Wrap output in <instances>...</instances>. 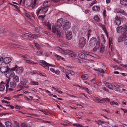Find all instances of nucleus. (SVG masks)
Instances as JSON below:
<instances>
[{"instance_id":"obj_11","label":"nucleus","mask_w":127,"mask_h":127,"mask_svg":"<svg viewBox=\"0 0 127 127\" xmlns=\"http://www.w3.org/2000/svg\"><path fill=\"white\" fill-rule=\"evenodd\" d=\"M1 58L3 62L6 64H9L11 61V59L10 57H5L3 59V57H1Z\"/></svg>"},{"instance_id":"obj_18","label":"nucleus","mask_w":127,"mask_h":127,"mask_svg":"<svg viewBox=\"0 0 127 127\" xmlns=\"http://www.w3.org/2000/svg\"><path fill=\"white\" fill-rule=\"evenodd\" d=\"M112 87H116L118 88L121 87L122 86V85L120 84H117L115 83H112Z\"/></svg>"},{"instance_id":"obj_21","label":"nucleus","mask_w":127,"mask_h":127,"mask_svg":"<svg viewBox=\"0 0 127 127\" xmlns=\"http://www.w3.org/2000/svg\"><path fill=\"white\" fill-rule=\"evenodd\" d=\"M60 49L59 50L61 51V52L64 54L69 53L71 52L70 50H64L61 48H60Z\"/></svg>"},{"instance_id":"obj_8","label":"nucleus","mask_w":127,"mask_h":127,"mask_svg":"<svg viewBox=\"0 0 127 127\" xmlns=\"http://www.w3.org/2000/svg\"><path fill=\"white\" fill-rule=\"evenodd\" d=\"M36 36L35 34H31L29 33H26L22 35V37L26 39H28L29 38H34Z\"/></svg>"},{"instance_id":"obj_30","label":"nucleus","mask_w":127,"mask_h":127,"mask_svg":"<svg viewBox=\"0 0 127 127\" xmlns=\"http://www.w3.org/2000/svg\"><path fill=\"white\" fill-rule=\"evenodd\" d=\"M106 85L109 89L113 90L115 89V88L114 87H112V84H110L108 83H106Z\"/></svg>"},{"instance_id":"obj_56","label":"nucleus","mask_w":127,"mask_h":127,"mask_svg":"<svg viewBox=\"0 0 127 127\" xmlns=\"http://www.w3.org/2000/svg\"><path fill=\"white\" fill-rule=\"evenodd\" d=\"M2 103H6L8 104L10 103V102L6 100H3L2 101Z\"/></svg>"},{"instance_id":"obj_4","label":"nucleus","mask_w":127,"mask_h":127,"mask_svg":"<svg viewBox=\"0 0 127 127\" xmlns=\"http://www.w3.org/2000/svg\"><path fill=\"white\" fill-rule=\"evenodd\" d=\"M86 39L84 37H81L79 40L78 46L79 47H83L85 45L86 42Z\"/></svg>"},{"instance_id":"obj_45","label":"nucleus","mask_w":127,"mask_h":127,"mask_svg":"<svg viewBox=\"0 0 127 127\" xmlns=\"http://www.w3.org/2000/svg\"><path fill=\"white\" fill-rule=\"evenodd\" d=\"M31 84L33 85H38V82L32 81H31Z\"/></svg>"},{"instance_id":"obj_38","label":"nucleus","mask_w":127,"mask_h":127,"mask_svg":"<svg viewBox=\"0 0 127 127\" xmlns=\"http://www.w3.org/2000/svg\"><path fill=\"white\" fill-rule=\"evenodd\" d=\"M97 122L98 125L104 124L105 123L104 121L100 120H98Z\"/></svg>"},{"instance_id":"obj_10","label":"nucleus","mask_w":127,"mask_h":127,"mask_svg":"<svg viewBox=\"0 0 127 127\" xmlns=\"http://www.w3.org/2000/svg\"><path fill=\"white\" fill-rule=\"evenodd\" d=\"M18 67V66L17 65H15L14 67L11 68V69L10 68L9 70L10 74V78L13 77L14 75V71H16V69Z\"/></svg>"},{"instance_id":"obj_1","label":"nucleus","mask_w":127,"mask_h":127,"mask_svg":"<svg viewBox=\"0 0 127 127\" xmlns=\"http://www.w3.org/2000/svg\"><path fill=\"white\" fill-rule=\"evenodd\" d=\"M96 44L95 46L93 48V50L96 51L99 48L100 45L99 42L97 41V39L95 37H93L89 41L90 45L91 46H94Z\"/></svg>"},{"instance_id":"obj_51","label":"nucleus","mask_w":127,"mask_h":127,"mask_svg":"<svg viewBox=\"0 0 127 127\" xmlns=\"http://www.w3.org/2000/svg\"><path fill=\"white\" fill-rule=\"evenodd\" d=\"M75 59L76 61L77 62L79 63H81V60L80 59L78 58H76Z\"/></svg>"},{"instance_id":"obj_6","label":"nucleus","mask_w":127,"mask_h":127,"mask_svg":"<svg viewBox=\"0 0 127 127\" xmlns=\"http://www.w3.org/2000/svg\"><path fill=\"white\" fill-rule=\"evenodd\" d=\"M39 63L40 65L47 69H49V66H51L53 67H55V65L49 64L44 61H42V62H40Z\"/></svg>"},{"instance_id":"obj_57","label":"nucleus","mask_w":127,"mask_h":127,"mask_svg":"<svg viewBox=\"0 0 127 127\" xmlns=\"http://www.w3.org/2000/svg\"><path fill=\"white\" fill-rule=\"evenodd\" d=\"M71 75H73L75 74L74 72L72 70H70L69 71Z\"/></svg>"},{"instance_id":"obj_58","label":"nucleus","mask_w":127,"mask_h":127,"mask_svg":"<svg viewBox=\"0 0 127 127\" xmlns=\"http://www.w3.org/2000/svg\"><path fill=\"white\" fill-rule=\"evenodd\" d=\"M56 32H57V33H58L59 36L60 37L61 36V34L60 32V31L58 30H57Z\"/></svg>"},{"instance_id":"obj_28","label":"nucleus","mask_w":127,"mask_h":127,"mask_svg":"<svg viewBox=\"0 0 127 127\" xmlns=\"http://www.w3.org/2000/svg\"><path fill=\"white\" fill-rule=\"evenodd\" d=\"M6 127H12V125L11 123L9 121H7L5 122Z\"/></svg>"},{"instance_id":"obj_43","label":"nucleus","mask_w":127,"mask_h":127,"mask_svg":"<svg viewBox=\"0 0 127 127\" xmlns=\"http://www.w3.org/2000/svg\"><path fill=\"white\" fill-rule=\"evenodd\" d=\"M71 53L69 54V56L70 57H75L76 55L74 53L72 52V51H71Z\"/></svg>"},{"instance_id":"obj_19","label":"nucleus","mask_w":127,"mask_h":127,"mask_svg":"<svg viewBox=\"0 0 127 127\" xmlns=\"http://www.w3.org/2000/svg\"><path fill=\"white\" fill-rule=\"evenodd\" d=\"M116 11L117 12L119 13H121L122 15H125L126 13H125L124 11L123 10H122L120 8L117 9Z\"/></svg>"},{"instance_id":"obj_41","label":"nucleus","mask_w":127,"mask_h":127,"mask_svg":"<svg viewBox=\"0 0 127 127\" xmlns=\"http://www.w3.org/2000/svg\"><path fill=\"white\" fill-rule=\"evenodd\" d=\"M94 19L96 21L99 22V18L97 15L95 16Z\"/></svg>"},{"instance_id":"obj_42","label":"nucleus","mask_w":127,"mask_h":127,"mask_svg":"<svg viewBox=\"0 0 127 127\" xmlns=\"http://www.w3.org/2000/svg\"><path fill=\"white\" fill-rule=\"evenodd\" d=\"M55 55L56 57L58 58L61 59L63 61H65V59L64 58L61 56H60L57 55L56 54H55Z\"/></svg>"},{"instance_id":"obj_26","label":"nucleus","mask_w":127,"mask_h":127,"mask_svg":"<svg viewBox=\"0 0 127 127\" xmlns=\"http://www.w3.org/2000/svg\"><path fill=\"white\" fill-rule=\"evenodd\" d=\"M60 69L61 70L62 72L64 73H68V70L66 69H65L64 67L62 66H60Z\"/></svg>"},{"instance_id":"obj_34","label":"nucleus","mask_w":127,"mask_h":127,"mask_svg":"<svg viewBox=\"0 0 127 127\" xmlns=\"http://www.w3.org/2000/svg\"><path fill=\"white\" fill-rule=\"evenodd\" d=\"M105 47L104 45L101 44L100 48V52L101 53H103Z\"/></svg>"},{"instance_id":"obj_2","label":"nucleus","mask_w":127,"mask_h":127,"mask_svg":"<svg viewBox=\"0 0 127 127\" xmlns=\"http://www.w3.org/2000/svg\"><path fill=\"white\" fill-rule=\"evenodd\" d=\"M116 30L118 33L121 32L123 33L124 37L126 36V34L127 33V25H125L124 28L121 26L118 27L116 28Z\"/></svg>"},{"instance_id":"obj_62","label":"nucleus","mask_w":127,"mask_h":127,"mask_svg":"<svg viewBox=\"0 0 127 127\" xmlns=\"http://www.w3.org/2000/svg\"><path fill=\"white\" fill-rule=\"evenodd\" d=\"M55 73L57 74H59L60 73V71L59 70H57L55 71Z\"/></svg>"},{"instance_id":"obj_44","label":"nucleus","mask_w":127,"mask_h":127,"mask_svg":"<svg viewBox=\"0 0 127 127\" xmlns=\"http://www.w3.org/2000/svg\"><path fill=\"white\" fill-rule=\"evenodd\" d=\"M74 126H76V127H83V126L80 124H73Z\"/></svg>"},{"instance_id":"obj_48","label":"nucleus","mask_w":127,"mask_h":127,"mask_svg":"<svg viewBox=\"0 0 127 127\" xmlns=\"http://www.w3.org/2000/svg\"><path fill=\"white\" fill-rule=\"evenodd\" d=\"M13 46L16 48H21L20 45L16 44H14Z\"/></svg>"},{"instance_id":"obj_13","label":"nucleus","mask_w":127,"mask_h":127,"mask_svg":"<svg viewBox=\"0 0 127 127\" xmlns=\"http://www.w3.org/2000/svg\"><path fill=\"white\" fill-rule=\"evenodd\" d=\"M19 80H13V81L10 82V86L12 88H15L17 85V83L18 82Z\"/></svg>"},{"instance_id":"obj_29","label":"nucleus","mask_w":127,"mask_h":127,"mask_svg":"<svg viewBox=\"0 0 127 127\" xmlns=\"http://www.w3.org/2000/svg\"><path fill=\"white\" fill-rule=\"evenodd\" d=\"M120 3L123 5H127V0H120Z\"/></svg>"},{"instance_id":"obj_12","label":"nucleus","mask_w":127,"mask_h":127,"mask_svg":"<svg viewBox=\"0 0 127 127\" xmlns=\"http://www.w3.org/2000/svg\"><path fill=\"white\" fill-rule=\"evenodd\" d=\"M63 21V19L62 18H60L58 20L56 24V25L59 28L61 27Z\"/></svg>"},{"instance_id":"obj_49","label":"nucleus","mask_w":127,"mask_h":127,"mask_svg":"<svg viewBox=\"0 0 127 127\" xmlns=\"http://www.w3.org/2000/svg\"><path fill=\"white\" fill-rule=\"evenodd\" d=\"M42 51H38L36 52V54L38 56H40L42 54Z\"/></svg>"},{"instance_id":"obj_9","label":"nucleus","mask_w":127,"mask_h":127,"mask_svg":"<svg viewBox=\"0 0 127 127\" xmlns=\"http://www.w3.org/2000/svg\"><path fill=\"white\" fill-rule=\"evenodd\" d=\"M78 56L79 57L82 59L86 60H89L90 61H93L94 62V61L92 60H89L88 59L87 56H86V55L84 53L82 52H80L78 54Z\"/></svg>"},{"instance_id":"obj_27","label":"nucleus","mask_w":127,"mask_h":127,"mask_svg":"<svg viewBox=\"0 0 127 127\" xmlns=\"http://www.w3.org/2000/svg\"><path fill=\"white\" fill-rule=\"evenodd\" d=\"M25 62L27 63L30 64H37V63H34V62L31 61L30 60H25Z\"/></svg>"},{"instance_id":"obj_55","label":"nucleus","mask_w":127,"mask_h":127,"mask_svg":"<svg viewBox=\"0 0 127 127\" xmlns=\"http://www.w3.org/2000/svg\"><path fill=\"white\" fill-rule=\"evenodd\" d=\"M77 105V106H78V108H83V106L81 105L80 104H77L76 105Z\"/></svg>"},{"instance_id":"obj_54","label":"nucleus","mask_w":127,"mask_h":127,"mask_svg":"<svg viewBox=\"0 0 127 127\" xmlns=\"http://www.w3.org/2000/svg\"><path fill=\"white\" fill-rule=\"evenodd\" d=\"M123 38L122 37H119L118 38V40L119 42H121L123 41Z\"/></svg>"},{"instance_id":"obj_33","label":"nucleus","mask_w":127,"mask_h":127,"mask_svg":"<svg viewBox=\"0 0 127 127\" xmlns=\"http://www.w3.org/2000/svg\"><path fill=\"white\" fill-rule=\"evenodd\" d=\"M115 21L116 23V24L118 26L120 25L121 23V21L120 19L115 20Z\"/></svg>"},{"instance_id":"obj_37","label":"nucleus","mask_w":127,"mask_h":127,"mask_svg":"<svg viewBox=\"0 0 127 127\" xmlns=\"http://www.w3.org/2000/svg\"><path fill=\"white\" fill-rule=\"evenodd\" d=\"M41 30H42L41 29H40V28L39 27H37L35 28V30L36 32L39 33Z\"/></svg>"},{"instance_id":"obj_25","label":"nucleus","mask_w":127,"mask_h":127,"mask_svg":"<svg viewBox=\"0 0 127 127\" xmlns=\"http://www.w3.org/2000/svg\"><path fill=\"white\" fill-rule=\"evenodd\" d=\"M89 76L87 74H83L81 76L82 79H87L89 78Z\"/></svg>"},{"instance_id":"obj_63","label":"nucleus","mask_w":127,"mask_h":127,"mask_svg":"<svg viewBox=\"0 0 127 127\" xmlns=\"http://www.w3.org/2000/svg\"><path fill=\"white\" fill-rule=\"evenodd\" d=\"M15 108L16 109H21V107L20 106L17 105H16Z\"/></svg>"},{"instance_id":"obj_35","label":"nucleus","mask_w":127,"mask_h":127,"mask_svg":"<svg viewBox=\"0 0 127 127\" xmlns=\"http://www.w3.org/2000/svg\"><path fill=\"white\" fill-rule=\"evenodd\" d=\"M5 89V86L3 85H0V91H3Z\"/></svg>"},{"instance_id":"obj_17","label":"nucleus","mask_w":127,"mask_h":127,"mask_svg":"<svg viewBox=\"0 0 127 127\" xmlns=\"http://www.w3.org/2000/svg\"><path fill=\"white\" fill-rule=\"evenodd\" d=\"M39 74L40 76H46V75L45 74L42 72H41L40 71H34L32 72V74Z\"/></svg>"},{"instance_id":"obj_22","label":"nucleus","mask_w":127,"mask_h":127,"mask_svg":"<svg viewBox=\"0 0 127 127\" xmlns=\"http://www.w3.org/2000/svg\"><path fill=\"white\" fill-rule=\"evenodd\" d=\"M50 2L46 1L44 2L43 4V6L45 7H47L48 8L50 7Z\"/></svg>"},{"instance_id":"obj_40","label":"nucleus","mask_w":127,"mask_h":127,"mask_svg":"<svg viewBox=\"0 0 127 127\" xmlns=\"http://www.w3.org/2000/svg\"><path fill=\"white\" fill-rule=\"evenodd\" d=\"M37 16L38 17V18L42 20H43L44 19L45 16H44L42 14L40 15H38V16Z\"/></svg>"},{"instance_id":"obj_36","label":"nucleus","mask_w":127,"mask_h":127,"mask_svg":"<svg viewBox=\"0 0 127 127\" xmlns=\"http://www.w3.org/2000/svg\"><path fill=\"white\" fill-rule=\"evenodd\" d=\"M52 32L54 33H55L56 32L57 30L56 29V27L54 25V24L52 25Z\"/></svg>"},{"instance_id":"obj_7","label":"nucleus","mask_w":127,"mask_h":127,"mask_svg":"<svg viewBox=\"0 0 127 127\" xmlns=\"http://www.w3.org/2000/svg\"><path fill=\"white\" fill-rule=\"evenodd\" d=\"M81 31L82 35H84L85 36L87 35V33L88 39L91 35V33L92 31L90 29H89V30H86L85 31L83 29H82Z\"/></svg>"},{"instance_id":"obj_5","label":"nucleus","mask_w":127,"mask_h":127,"mask_svg":"<svg viewBox=\"0 0 127 127\" xmlns=\"http://www.w3.org/2000/svg\"><path fill=\"white\" fill-rule=\"evenodd\" d=\"M71 26V23L68 21L66 20L64 21L62 27L64 30H66L70 28Z\"/></svg>"},{"instance_id":"obj_16","label":"nucleus","mask_w":127,"mask_h":127,"mask_svg":"<svg viewBox=\"0 0 127 127\" xmlns=\"http://www.w3.org/2000/svg\"><path fill=\"white\" fill-rule=\"evenodd\" d=\"M36 14L37 16H38L39 15H40L43 14H45L43 13L41 8L40 7L38 8V10L36 12Z\"/></svg>"},{"instance_id":"obj_39","label":"nucleus","mask_w":127,"mask_h":127,"mask_svg":"<svg viewBox=\"0 0 127 127\" xmlns=\"http://www.w3.org/2000/svg\"><path fill=\"white\" fill-rule=\"evenodd\" d=\"M111 43L112 44V41H111L110 39H109V47L110 48V49L111 51L112 50L113 46L112 45H111Z\"/></svg>"},{"instance_id":"obj_60","label":"nucleus","mask_w":127,"mask_h":127,"mask_svg":"<svg viewBox=\"0 0 127 127\" xmlns=\"http://www.w3.org/2000/svg\"><path fill=\"white\" fill-rule=\"evenodd\" d=\"M6 106H9L11 107L12 109H13L14 108V106H12V105L11 104H7L6 105Z\"/></svg>"},{"instance_id":"obj_3","label":"nucleus","mask_w":127,"mask_h":127,"mask_svg":"<svg viewBox=\"0 0 127 127\" xmlns=\"http://www.w3.org/2000/svg\"><path fill=\"white\" fill-rule=\"evenodd\" d=\"M10 68L8 66L6 67H1L0 71L2 73H6L5 76L8 78H9L8 79H10V75L9 71V70Z\"/></svg>"},{"instance_id":"obj_23","label":"nucleus","mask_w":127,"mask_h":127,"mask_svg":"<svg viewBox=\"0 0 127 127\" xmlns=\"http://www.w3.org/2000/svg\"><path fill=\"white\" fill-rule=\"evenodd\" d=\"M46 25L47 26V28L48 29L50 30L51 29V26H52V25H53V23H51L50 24L49 22H48L46 23Z\"/></svg>"},{"instance_id":"obj_20","label":"nucleus","mask_w":127,"mask_h":127,"mask_svg":"<svg viewBox=\"0 0 127 127\" xmlns=\"http://www.w3.org/2000/svg\"><path fill=\"white\" fill-rule=\"evenodd\" d=\"M97 99H98V100H99L100 101L106 102H110V99L108 98H103L102 99L97 98Z\"/></svg>"},{"instance_id":"obj_14","label":"nucleus","mask_w":127,"mask_h":127,"mask_svg":"<svg viewBox=\"0 0 127 127\" xmlns=\"http://www.w3.org/2000/svg\"><path fill=\"white\" fill-rule=\"evenodd\" d=\"M66 37L68 40H70L72 38V35L71 32L69 31H67V32L65 33Z\"/></svg>"},{"instance_id":"obj_46","label":"nucleus","mask_w":127,"mask_h":127,"mask_svg":"<svg viewBox=\"0 0 127 127\" xmlns=\"http://www.w3.org/2000/svg\"><path fill=\"white\" fill-rule=\"evenodd\" d=\"M102 28L103 30L104 31L106 35H107V31L105 28V27L103 26L102 27Z\"/></svg>"},{"instance_id":"obj_32","label":"nucleus","mask_w":127,"mask_h":127,"mask_svg":"<svg viewBox=\"0 0 127 127\" xmlns=\"http://www.w3.org/2000/svg\"><path fill=\"white\" fill-rule=\"evenodd\" d=\"M27 82V81H26V80H21V81L20 83L22 85H21L22 87H23L24 86V85L26 84Z\"/></svg>"},{"instance_id":"obj_31","label":"nucleus","mask_w":127,"mask_h":127,"mask_svg":"<svg viewBox=\"0 0 127 127\" xmlns=\"http://www.w3.org/2000/svg\"><path fill=\"white\" fill-rule=\"evenodd\" d=\"M40 8H41L44 14L47 12L48 8L47 7H45L43 6V7H40Z\"/></svg>"},{"instance_id":"obj_24","label":"nucleus","mask_w":127,"mask_h":127,"mask_svg":"<svg viewBox=\"0 0 127 127\" xmlns=\"http://www.w3.org/2000/svg\"><path fill=\"white\" fill-rule=\"evenodd\" d=\"M92 9L95 11H98L100 10V7L98 5L94 6L92 7Z\"/></svg>"},{"instance_id":"obj_52","label":"nucleus","mask_w":127,"mask_h":127,"mask_svg":"<svg viewBox=\"0 0 127 127\" xmlns=\"http://www.w3.org/2000/svg\"><path fill=\"white\" fill-rule=\"evenodd\" d=\"M9 4H11V5H13V6H14V7L16 8V9L18 10V6H17V5H14V4H12V3H9Z\"/></svg>"},{"instance_id":"obj_59","label":"nucleus","mask_w":127,"mask_h":127,"mask_svg":"<svg viewBox=\"0 0 127 127\" xmlns=\"http://www.w3.org/2000/svg\"><path fill=\"white\" fill-rule=\"evenodd\" d=\"M34 44L35 45V46H36L37 48V49H39V48H40L38 44H37V43H35Z\"/></svg>"},{"instance_id":"obj_64","label":"nucleus","mask_w":127,"mask_h":127,"mask_svg":"<svg viewBox=\"0 0 127 127\" xmlns=\"http://www.w3.org/2000/svg\"><path fill=\"white\" fill-rule=\"evenodd\" d=\"M22 127H27L26 124L24 123H22Z\"/></svg>"},{"instance_id":"obj_50","label":"nucleus","mask_w":127,"mask_h":127,"mask_svg":"<svg viewBox=\"0 0 127 127\" xmlns=\"http://www.w3.org/2000/svg\"><path fill=\"white\" fill-rule=\"evenodd\" d=\"M9 82V81L7 82L6 84L5 85H6V92H7V90L8 89L7 88L9 87V85H8Z\"/></svg>"},{"instance_id":"obj_53","label":"nucleus","mask_w":127,"mask_h":127,"mask_svg":"<svg viewBox=\"0 0 127 127\" xmlns=\"http://www.w3.org/2000/svg\"><path fill=\"white\" fill-rule=\"evenodd\" d=\"M95 54L90 53V54L89 55V58L90 57H95Z\"/></svg>"},{"instance_id":"obj_15","label":"nucleus","mask_w":127,"mask_h":127,"mask_svg":"<svg viewBox=\"0 0 127 127\" xmlns=\"http://www.w3.org/2000/svg\"><path fill=\"white\" fill-rule=\"evenodd\" d=\"M24 69L22 67H17L16 72V73L18 74H20L23 72Z\"/></svg>"},{"instance_id":"obj_61","label":"nucleus","mask_w":127,"mask_h":127,"mask_svg":"<svg viewBox=\"0 0 127 127\" xmlns=\"http://www.w3.org/2000/svg\"><path fill=\"white\" fill-rule=\"evenodd\" d=\"M13 79H19L18 76L17 75L15 76L13 78Z\"/></svg>"},{"instance_id":"obj_47","label":"nucleus","mask_w":127,"mask_h":127,"mask_svg":"<svg viewBox=\"0 0 127 127\" xmlns=\"http://www.w3.org/2000/svg\"><path fill=\"white\" fill-rule=\"evenodd\" d=\"M14 127H20L18 123L16 121L14 122Z\"/></svg>"}]
</instances>
